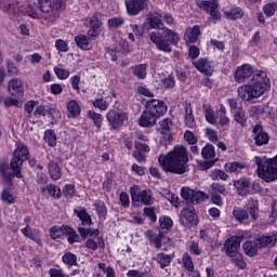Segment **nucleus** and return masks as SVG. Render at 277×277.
I'll list each match as a JSON object with an SVG mask.
<instances>
[{"label": "nucleus", "mask_w": 277, "mask_h": 277, "mask_svg": "<svg viewBox=\"0 0 277 277\" xmlns=\"http://www.w3.org/2000/svg\"><path fill=\"white\" fill-rule=\"evenodd\" d=\"M149 29H162V34L160 31H151L148 32V38L151 43L158 49V51H162L163 53H172V47L170 44H179L181 37L179 34L168 27H163V21L161 19V15L159 13H153L147 18Z\"/></svg>", "instance_id": "f257e3e1"}, {"label": "nucleus", "mask_w": 277, "mask_h": 277, "mask_svg": "<svg viewBox=\"0 0 277 277\" xmlns=\"http://www.w3.org/2000/svg\"><path fill=\"white\" fill-rule=\"evenodd\" d=\"M188 162L189 151L183 145H176L167 155H160L158 157V163H160L162 170L171 174H185L187 168H189Z\"/></svg>", "instance_id": "f03ea898"}, {"label": "nucleus", "mask_w": 277, "mask_h": 277, "mask_svg": "<svg viewBox=\"0 0 277 277\" xmlns=\"http://www.w3.org/2000/svg\"><path fill=\"white\" fill-rule=\"evenodd\" d=\"M269 78L265 71H255L249 83L238 88V96L241 101L252 103L256 98H261L263 94L269 90Z\"/></svg>", "instance_id": "7ed1b4c3"}, {"label": "nucleus", "mask_w": 277, "mask_h": 277, "mask_svg": "<svg viewBox=\"0 0 277 277\" xmlns=\"http://www.w3.org/2000/svg\"><path fill=\"white\" fill-rule=\"evenodd\" d=\"M254 163L258 166V176L265 181V183L277 181V155L271 159L256 156Z\"/></svg>", "instance_id": "20e7f679"}, {"label": "nucleus", "mask_w": 277, "mask_h": 277, "mask_svg": "<svg viewBox=\"0 0 277 277\" xmlns=\"http://www.w3.org/2000/svg\"><path fill=\"white\" fill-rule=\"evenodd\" d=\"M29 159V149L25 144H18L16 149L13 151V158L11 159V170L13 171L16 179H23V173H21V168H23V162Z\"/></svg>", "instance_id": "39448f33"}, {"label": "nucleus", "mask_w": 277, "mask_h": 277, "mask_svg": "<svg viewBox=\"0 0 277 277\" xmlns=\"http://www.w3.org/2000/svg\"><path fill=\"white\" fill-rule=\"evenodd\" d=\"M38 10L47 14L53 10V3L51 0H27V5L24 11L27 16L38 18Z\"/></svg>", "instance_id": "423d86ee"}, {"label": "nucleus", "mask_w": 277, "mask_h": 277, "mask_svg": "<svg viewBox=\"0 0 277 277\" xmlns=\"http://www.w3.org/2000/svg\"><path fill=\"white\" fill-rule=\"evenodd\" d=\"M180 224L184 228H194L198 226V214H196V208L188 205L180 212Z\"/></svg>", "instance_id": "0eeeda50"}, {"label": "nucleus", "mask_w": 277, "mask_h": 277, "mask_svg": "<svg viewBox=\"0 0 277 277\" xmlns=\"http://www.w3.org/2000/svg\"><path fill=\"white\" fill-rule=\"evenodd\" d=\"M140 186L134 185L130 188V196L133 202H142L146 207H151L155 205V199L153 198V192L150 189L141 190L137 194Z\"/></svg>", "instance_id": "6e6552de"}, {"label": "nucleus", "mask_w": 277, "mask_h": 277, "mask_svg": "<svg viewBox=\"0 0 277 277\" xmlns=\"http://www.w3.org/2000/svg\"><path fill=\"white\" fill-rule=\"evenodd\" d=\"M196 5H198L200 10H203L207 14H209L211 18H213V23L222 19V14L217 10V8H220L217 0H197Z\"/></svg>", "instance_id": "1a4fd4ad"}, {"label": "nucleus", "mask_w": 277, "mask_h": 277, "mask_svg": "<svg viewBox=\"0 0 277 277\" xmlns=\"http://www.w3.org/2000/svg\"><path fill=\"white\" fill-rule=\"evenodd\" d=\"M106 120L111 130L116 131L120 129L127 120H129V115L127 113H118L116 110H109L106 115Z\"/></svg>", "instance_id": "9d476101"}, {"label": "nucleus", "mask_w": 277, "mask_h": 277, "mask_svg": "<svg viewBox=\"0 0 277 277\" xmlns=\"http://www.w3.org/2000/svg\"><path fill=\"white\" fill-rule=\"evenodd\" d=\"M150 0H126V8L129 16H137L148 8Z\"/></svg>", "instance_id": "9b49d317"}, {"label": "nucleus", "mask_w": 277, "mask_h": 277, "mask_svg": "<svg viewBox=\"0 0 277 277\" xmlns=\"http://www.w3.org/2000/svg\"><path fill=\"white\" fill-rule=\"evenodd\" d=\"M252 137L255 146H267V144H269V134L263 130V126L261 123L253 126Z\"/></svg>", "instance_id": "f8f14e48"}, {"label": "nucleus", "mask_w": 277, "mask_h": 277, "mask_svg": "<svg viewBox=\"0 0 277 277\" xmlns=\"http://www.w3.org/2000/svg\"><path fill=\"white\" fill-rule=\"evenodd\" d=\"M146 109L154 114L156 118L166 115L168 111V106L164 101L161 100H149L146 103Z\"/></svg>", "instance_id": "ddd939ff"}, {"label": "nucleus", "mask_w": 277, "mask_h": 277, "mask_svg": "<svg viewBox=\"0 0 277 277\" xmlns=\"http://www.w3.org/2000/svg\"><path fill=\"white\" fill-rule=\"evenodd\" d=\"M254 75L252 66L250 64H243L242 66L237 67L235 71V81L237 83H243L246 79H250Z\"/></svg>", "instance_id": "4468645a"}, {"label": "nucleus", "mask_w": 277, "mask_h": 277, "mask_svg": "<svg viewBox=\"0 0 277 277\" xmlns=\"http://www.w3.org/2000/svg\"><path fill=\"white\" fill-rule=\"evenodd\" d=\"M225 254L227 256H233L239 252V248H241V238L237 236H233L227 239L224 243Z\"/></svg>", "instance_id": "2eb2a0df"}, {"label": "nucleus", "mask_w": 277, "mask_h": 277, "mask_svg": "<svg viewBox=\"0 0 277 277\" xmlns=\"http://www.w3.org/2000/svg\"><path fill=\"white\" fill-rule=\"evenodd\" d=\"M173 259H174V253H166L163 251L158 252L153 256V261H156L160 269H166V267H170V264L172 263Z\"/></svg>", "instance_id": "dca6fc26"}, {"label": "nucleus", "mask_w": 277, "mask_h": 277, "mask_svg": "<svg viewBox=\"0 0 277 277\" xmlns=\"http://www.w3.org/2000/svg\"><path fill=\"white\" fill-rule=\"evenodd\" d=\"M250 185H252V183L248 177H240L239 180L234 181V187L237 189L239 196H248L252 194V192H250Z\"/></svg>", "instance_id": "f3484780"}, {"label": "nucleus", "mask_w": 277, "mask_h": 277, "mask_svg": "<svg viewBox=\"0 0 277 277\" xmlns=\"http://www.w3.org/2000/svg\"><path fill=\"white\" fill-rule=\"evenodd\" d=\"M159 117H156L155 115H154V113H150V110H148V108H146L143 113H142V115H141V117H140V119H138V124L141 126V127H145V128H148V127H155V124H157V119H158Z\"/></svg>", "instance_id": "a211bd4d"}, {"label": "nucleus", "mask_w": 277, "mask_h": 277, "mask_svg": "<svg viewBox=\"0 0 277 277\" xmlns=\"http://www.w3.org/2000/svg\"><path fill=\"white\" fill-rule=\"evenodd\" d=\"M145 237L149 241V243H154L156 250H161V246L166 240V236H163V233L159 232L158 234H155V232L150 229L145 233Z\"/></svg>", "instance_id": "6ab92c4d"}, {"label": "nucleus", "mask_w": 277, "mask_h": 277, "mask_svg": "<svg viewBox=\"0 0 277 277\" xmlns=\"http://www.w3.org/2000/svg\"><path fill=\"white\" fill-rule=\"evenodd\" d=\"M242 250L247 256H256L259 250H261V245H259L258 238L253 241H247L242 245Z\"/></svg>", "instance_id": "aec40b11"}, {"label": "nucleus", "mask_w": 277, "mask_h": 277, "mask_svg": "<svg viewBox=\"0 0 277 277\" xmlns=\"http://www.w3.org/2000/svg\"><path fill=\"white\" fill-rule=\"evenodd\" d=\"M223 14L229 21H237L239 18H242L243 10H241V8L239 6H227L223 10Z\"/></svg>", "instance_id": "412c9836"}, {"label": "nucleus", "mask_w": 277, "mask_h": 277, "mask_svg": "<svg viewBox=\"0 0 277 277\" xmlns=\"http://www.w3.org/2000/svg\"><path fill=\"white\" fill-rule=\"evenodd\" d=\"M184 113V124L188 129H194L196 127V118L194 117V109H192V104H185Z\"/></svg>", "instance_id": "4be33fe9"}, {"label": "nucleus", "mask_w": 277, "mask_h": 277, "mask_svg": "<svg viewBox=\"0 0 277 277\" xmlns=\"http://www.w3.org/2000/svg\"><path fill=\"white\" fill-rule=\"evenodd\" d=\"M23 80L14 78L9 81V92L12 96H19L23 94Z\"/></svg>", "instance_id": "5701e85b"}, {"label": "nucleus", "mask_w": 277, "mask_h": 277, "mask_svg": "<svg viewBox=\"0 0 277 277\" xmlns=\"http://www.w3.org/2000/svg\"><path fill=\"white\" fill-rule=\"evenodd\" d=\"M198 36H200V27L194 26L186 29L184 40L187 44H194V42H198Z\"/></svg>", "instance_id": "b1692460"}, {"label": "nucleus", "mask_w": 277, "mask_h": 277, "mask_svg": "<svg viewBox=\"0 0 277 277\" xmlns=\"http://www.w3.org/2000/svg\"><path fill=\"white\" fill-rule=\"evenodd\" d=\"M75 42L79 49H82V51H90L92 49V42L89 37L84 35H78L75 37Z\"/></svg>", "instance_id": "393cba45"}, {"label": "nucleus", "mask_w": 277, "mask_h": 277, "mask_svg": "<svg viewBox=\"0 0 277 277\" xmlns=\"http://www.w3.org/2000/svg\"><path fill=\"white\" fill-rule=\"evenodd\" d=\"M74 213L82 221L83 226H92V216L89 215L85 208L75 209Z\"/></svg>", "instance_id": "a878e982"}, {"label": "nucleus", "mask_w": 277, "mask_h": 277, "mask_svg": "<svg viewBox=\"0 0 277 277\" xmlns=\"http://www.w3.org/2000/svg\"><path fill=\"white\" fill-rule=\"evenodd\" d=\"M233 215L236 222H239L240 224H248V220H250L248 210H243L242 208H235L233 211Z\"/></svg>", "instance_id": "bb28decb"}, {"label": "nucleus", "mask_w": 277, "mask_h": 277, "mask_svg": "<svg viewBox=\"0 0 277 277\" xmlns=\"http://www.w3.org/2000/svg\"><path fill=\"white\" fill-rule=\"evenodd\" d=\"M258 239V243L260 245L261 248H272L273 246L276 245L277 241V235L273 234L272 236H263Z\"/></svg>", "instance_id": "cd10ccee"}, {"label": "nucleus", "mask_w": 277, "mask_h": 277, "mask_svg": "<svg viewBox=\"0 0 277 277\" xmlns=\"http://www.w3.org/2000/svg\"><path fill=\"white\" fill-rule=\"evenodd\" d=\"M48 170L53 181H60V179H62V169L55 161L49 162Z\"/></svg>", "instance_id": "c85d7f7f"}, {"label": "nucleus", "mask_w": 277, "mask_h": 277, "mask_svg": "<svg viewBox=\"0 0 277 277\" xmlns=\"http://www.w3.org/2000/svg\"><path fill=\"white\" fill-rule=\"evenodd\" d=\"M202 107L207 122H209V124H217V117H215V111L211 108V105L203 104Z\"/></svg>", "instance_id": "c756f323"}, {"label": "nucleus", "mask_w": 277, "mask_h": 277, "mask_svg": "<svg viewBox=\"0 0 277 277\" xmlns=\"http://www.w3.org/2000/svg\"><path fill=\"white\" fill-rule=\"evenodd\" d=\"M67 110H68V117L69 118H77L79 114H81V106H79V103L75 100H70L67 103Z\"/></svg>", "instance_id": "7c9ffc66"}, {"label": "nucleus", "mask_w": 277, "mask_h": 277, "mask_svg": "<svg viewBox=\"0 0 277 277\" xmlns=\"http://www.w3.org/2000/svg\"><path fill=\"white\" fill-rule=\"evenodd\" d=\"M85 23H89L90 27L101 29V27H103V15L95 13L92 17L87 18Z\"/></svg>", "instance_id": "2f4dec72"}, {"label": "nucleus", "mask_w": 277, "mask_h": 277, "mask_svg": "<svg viewBox=\"0 0 277 277\" xmlns=\"http://www.w3.org/2000/svg\"><path fill=\"white\" fill-rule=\"evenodd\" d=\"M147 68L148 66L146 64H140L136 66H132V72L134 77H137V79H146Z\"/></svg>", "instance_id": "473e14b6"}, {"label": "nucleus", "mask_w": 277, "mask_h": 277, "mask_svg": "<svg viewBox=\"0 0 277 277\" xmlns=\"http://www.w3.org/2000/svg\"><path fill=\"white\" fill-rule=\"evenodd\" d=\"M248 211L251 215V220L256 222L259 220V205L254 199H250L248 202Z\"/></svg>", "instance_id": "72a5a7b5"}, {"label": "nucleus", "mask_w": 277, "mask_h": 277, "mask_svg": "<svg viewBox=\"0 0 277 277\" xmlns=\"http://www.w3.org/2000/svg\"><path fill=\"white\" fill-rule=\"evenodd\" d=\"M64 230L65 235H68L67 241L70 246H72V243H79V236L72 227L67 225V227H64Z\"/></svg>", "instance_id": "f704fd0d"}, {"label": "nucleus", "mask_w": 277, "mask_h": 277, "mask_svg": "<svg viewBox=\"0 0 277 277\" xmlns=\"http://www.w3.org/2000/svg\"><path fill=\"white\" fill-rule=\"evenodd\" d=\"M54 72L61 81H65V79H68L70 77V70L64 68L62 65H57L54 67Z\"/></svg>", "instance_id": "c9c22d12"}, {"label": "nucleus", "mask_w": 277, "mask_h": 277, "mask_svg": "<svg viewBox=\"0 0 277 277\" xmlns=\"http://www.w3.org/2000/svg\"><path fill=\"white\" fill-rule=\"evenodd\" d=\"M234 120L240 124V127H246V124H248V116H246V110L242 108L234 113Z\"/></svg>", "instance_id": "e433bc0d"}, {"label": "nucleus", "mask_w": 277, "mask_h": 277, "mask_svg": "<svg viewBox=\"0 0 277 277\" xmlns=\"http://www.w3.org/2000/svg\"><path fill=\"white\" fill-rule=\"evenodd\" d=\"M205 200H209V195H206L205 192L194 190L192 205H200V202H205Z\"/></svg>", "instance_id": "4c0bfd02"}, {"label": "nucleus", "mask_w": 277, "mask_h": 277, "mask_svg": "<svg viewBox=\"0 0 277 277\" xmlns=\"http://www.w3.org/2000/svg\"><path fill=\"white\" fill-rule=\"evenodd\" d=\"M210 179L212 181H228V175L223 170L214 169L210 173Z\"/></svg>", "instance_id": "58836bf2"}, {"label": "nucleus", "mask_w": 277, "mask_h": 277, "mask_svg": "<svg viewBox=\"0 0 277 277\" xmlns=\"http://www.w3.org/2000/svg\"><path fill=\"white\" fill-rule=\"evenodd\" d=\"M44 142L52 148L56 146L57 144V136L55 135V132L53 130H47L44 132Z\"/></svg>", "instance_id": "ea45409f"}, {"label": "nucleus", "mask_w": 277, "mask_h": 277, "mask_svg": "<svg viewBox=\"0 0 277 277\" xmlns=\"http://www.w3.org/2000/svg\"><path fill=\"white\" fill-rule=\"evenodd\" d=\"M201 157L205 159H214L215 157V147L212 144H207L201 149Z\"/></svg>", "instance_id": "a19ab883"}, {"label": "nucleus", "mask_w": 277, "mask_h": 277, "mask_svg": "<svg viewBox=\"0 0 277 277\" xmlns=\"http://www.w3.org/2000/svg\"><path fill=\"white\" fill-rule=\"evenodd\" d=\"M62 261L65 265H68V267L77 265V256L71 252H65L62 256Z\"/></svg>", "instance_id": "79ce46f5"}, {"label": "nucleus", "mask_w": 277, "mask_h": 277, "mask_svg": "<svg viewBox=\"0 0 277 277\" xmlns=\"http://www.w3.org/2000/svg\"><path fill=\"white\" fill-rule=\"evenodd\" d=\"M68 225H63L61 227L54 226L50 229V237L51 239H60L62 235H66V230L64 228H67Z\"/></svg>", "instance_id": "37998d69"}, {"label": "nucleus", "mask_w": 277, "mask_h": 277, "mask_svg": "<svg viewBox=\"0 0 277 277\" xmlns=\"http://www.w3.org/2000/svg\"><path fill=\"white\" fill-rule=\"evenodd\" d=\"M195 68L199 70V72H209L211 70V66L209 65V61L201 58L194 63Z\"/></svg>", "instance_id": "c03bdc74"}, {"label": "nucleus", "mask_w": 277, "mask_h": 277, "mask_svg": "<svg viewBox=\"0 0 277 277\" xmlns=\"http://www.w3.org/2000/svg\"><path fill=\"white\" fill-rule=\"evenodd\" d=\"M243 168H246V164L237 161L225 164L226 172H229L230 174H234L235 172H239V170H243Z\"/></svg>", "instance_id": "a18cd8bd"}, {"label": "nucleus", "mask_w": 277, "mask_h": 277, "mask_svg": "<svg viewBox=\"0 0 277 277\" xmlns=\"http://www.w3.org/2000/svg\"><path fill=\"white\" fill-rule=\"evenodd\" d=\"M16 4L14 2H10V0H0V8L3 12H12L16 14Z\"/></svg>", "instance_id": "49530a36"}, {"label": "nucleus", "mask_w": 277, "mask_h": 277, "mask_svg": "<svg viewBox=\"0 0 277 277\" xmlns=\"http://www.w3.org/2000/svg\"><path fill=\"white\" fill-rule=\"evenodd\" d=\"M229 258L232 259L233 263L237 265V267L240 269H246V261H243V255H241V253H234L233 255H229Z\"/></svg>", "instance_id": "de8ad7c7"}, {"label": "nucleus", "mask_w": 277, "mask_h": 277, "mask_svg": "<svg viewBox=\"0 0 277 277\" xmlns=\"http://www.w3.org/2000/svg\"><path fill=\"white\" fill-rule=\"evenodd\" d=\"M89 118H91V120H93L94 126L97 129H101V127H103V115L95 113L94 110H90Z\"/></svg>", "instance_id": "09e8293b"}, {"label": "nucleus", "mask_w": 277, "mask_h": 277, "mask_svg": "<svg viewBox=\"0 0 277 277\" xmlns=\"http://www.w3.org/2000/svg\"><path fill=\"white\" fill-rule=\"evenodd\" d=\"M182 263L187 272H194V260H192V255H189V253L183 254Z\"/></svg>", "instance_id": "8fccbe9b"}, {"label": "nucleus", "mask_w": 277, "mask_h": 277, "mask_svg": "<svg viewBox=\"0 0 277 277\" xmlns=\"http://www.w3.org/2000/svg\"><path fill=\"white\" fill-rule=\"evenodd\" d=\"M124 25L123 17H111L108 19L109 29H118V27H122Z\"/></svg>", "instance_id": "3c124183"}, {"label": "nucleus", "mask_w": 277, "mask_h": 277, "mask_svg": "<svg viewBox=\"0 0 277 277\" xmlns=\"http://www.w3.org/2000/svg\"><path fill=\"white\" fill-rule=\"evenodd\" d=\"M45 189L52 196V198H61L62 197V190L60 189V186H56L55 184H49Z\"/></svg>", "instance_id": "603ef678"}, {"label": "nucleus", "mask_w": 277, "mask_h": 277, "mask_svg": "<svg viewBox=\"0 0 277 277\" xmlns=\"http://www.w3.org/2000/svg\"><path fill=\"white\" fill-rule=\"evenodd\" d=\"M277 10V3H267L263 6V12L265 16L271 18V16H274L276 14Z\"/></svg>", "instance_id": "864d4df0"}, {"label": "nucleus", "mask_w": 277, "mask_h": 277, "mask_svg": "<svg viewBox=\"0 0 277 277\" xmlns=\"http://www.w3.org/2000/svg\"><path fill=\"white\" fill-rule=\"evenodd\" d=\"M93 107L101 109V111H107V109L109 108V102L103 98H96L95 101H93Z\"/></svg>", "instance_id": "5fc2aeb1"}, {"label": "nucleus", "mask_w": 277, "mask_h": 277, "mask_svg": "<svg viewBox=\"0 0 277 277\" xmlns=\"http://www.w3.org/2000/svg\"><path fill=\"white\" fill-rule=\"evenodd\" d=\"M194 192L195 190L192 188L183 187L181 189V197L183 198V200H186V202H192L194 198Z\"/></svg>", "instance_id": "6e6d98bb"}, {"label": "nucleus", "mask_w": 277, "mask_h": 277, "mask_svg": "<svg viewBox=\"0 0 277 277\" xmlns=\"http://www.w3.org/2000/svg\"><path fill=\"white\" fill-rule=\"evenodd\" d=\"M227 103L230 109V114H236L237 111L243 109L241 105H239V101H237V98H229L227 100Z\"/></svg>", "instance_id": "4d7b16f0"}, {"label": "nucleus", "mask_w": 277, "mask_h": 277, "mask_svg": "<svg viewBox=\"0 0 277 277\" xmlns=\"http://www.w3.org/2000/svg\"><path fill=\"white\" fill-rule=\"evenodd\" d=\"M206 136L208 137V140L210 142H212L213 144H215V142H219L220 136H217V131H215L212 128H207L206 129Z\"/></svg>", "instance_id": "13d9d810"}, {"label": "nucleus", "mask_w": 277, "mask_h": 277, "mask_svg": "<svg viewBox=\"0 0 277 277\" xmlns=\"http://www.w3.org/2000/svg\"><path fill=\"white\" fill-rule=\"evenodd\" d=\"M4 107H23V103H21L18 100L13 97H6L3 101Z\"/></svg>", "instance_id": "bf43d9fd"}, {"label": "nucleus", "mask_w": 277, "mask_h": 277, "mask_svg": "<svg viewBox=\"0 0 277 277\" xmlns=\"http://www.w3.org/2000/svg\"><path fill=\"white\" fill-rule=\"evenodd\" d=\"M1 200L6 205H14V196L8 189L2 190Z\"/></svg>", "instance_id": "052dcab7"}, {"label": "nucleus", "mask_w": 277, "mask_h": 277, "mask_svg": "<svg viewBox=\"0 0 277 277\" xmlns=\"http://www.w3.org/2000/svg\"><path fill=\"white\" fill-rule=\"evenodd\" d=\"M159 223H160V227H161V228H166L167 230H168L169 228H172V225L174 224V223L172 222V219H171L170 216H161V217L159 219Z\"/></svg>", "instance_id": "680f3d73"}, {"label": "nucleus", "mask_w": 277, "mask_h": 277, "mask_svg": "<svg viewBox=\"0 0 277 277\" xmlns=\"http://www.w3.org/2000/svg\"><path fill=\"white\" fill-rule=\"evenodd\" d=\"M6 71L10 77H14V75H18V67L14 65V62L8 60L6 61Z\"/></svg>", "instance_id": "e2e57ef3"}, {"label": "nucleus", "mask_w": 277, "mask_h": 277, "mask_svg": "<svg viewBox=\"0 0 277 277\" xmlns=\"http://www.w3.org/2000/svg\"><path fill=\"white\" fill-rule=\"evenodd\" d=\"M219 124L223 131H228V129H230V118L227 116H220Z\"/></svg>", "instance_id": "0e129e2a"}, {"label": "nucleus", "mask_w": 277, "mask_h": 277, "mask_svg": "<svg viewBox=\"0 0 277 277\" xmlns=\"http://www.w3.org/2000/svg\"><path fill=\"white\" fill-rule=\"evenodd\" d=\"M143 213L146 217L150 219V222H157V214L155 213L154 207L144 208Z\"/></svg>", "instance_id": "69168bd1"}, {"label": "nucleus", "mask_w": 277, "mask_h": 277, "mask_svg": "<svg viewBox=\"0 0 277 277\" xmlns=\"http://www.w3.org/2000/svg\"><path fill=\"white\" fill-rule=\"evenodd\" d=\"M160 129L162 133H168L172 129V119L166 118L160 121Z\"/></svg>", "instance_id": "338daca9"}, {"label": "nucleus", "mask_w": 277, "mask_h": 277, "mask_svg": "<svg viewBox=\"0 0 277 277\" xmlns=\"http://www.w3.org/2000/svg\"><path fill=\"white\" fill-rule=\"evenodd\" d=\"M49 274L50 277H68V275L64 274V271L61 268H50Z\"/></svg>", "instance_id": "774afa93"}]
</instances>
